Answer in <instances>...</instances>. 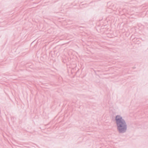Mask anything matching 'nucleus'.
Returning a JSON list of instances; mask_svg holds the SVG:
<instances>
[{"label": "nucleus", "mask_w": 148, "mask_h": 148, "mask_svg": "<svg viewBox=\"0 0 148 148\" xmlns=\"http://www.w3.org/2000/svg\"><path fill=\"white\" fill-rule=\"evenodd\" d=\"M117 129L120 132H125L126 130V125L125 121L119 116L116 117Z\"/></svg>", "instance_id": "f257e3e1"}]
</instances>
